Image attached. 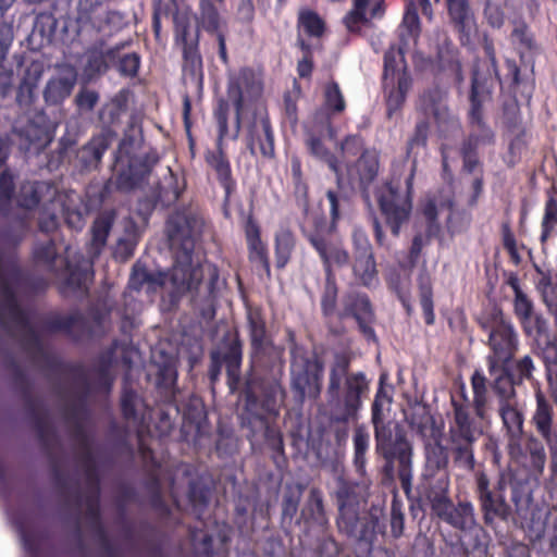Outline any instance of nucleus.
Here are the masks:
<instances>
[{"mask_svg": "<svg viewBox=\"0 0 557 557\" xmlns=\"http://www.w3.org/2000/svg\"><path fill=\"white\" fill-rule=\"evenodd\" d=\"M405 45L395 46L391 45L383 55V73H382V88L387 89L389 83L395 82V75L401 65L400 73L409 71L405 57Z\"/></svg>", "mask_w": 557, "mask_h": 557, "instance_id": "ea45409f", "label": "nucleus"}, {"mask_svg": "<svg viewBox=\"0 0 557 557\" xmlns=\"http://www.w3.org/2000/svg\"><path fill=\"white\" fill-rule=\"evenodd\" d=\"M115 219L116 211L114 209L103 210L95 218L91 225V239L96 247L101 248L106 246Z\"/></svg>", "mask_w": 557, "mask_h": 557, "instance_id": "5fc2aeb1", "label": "nucleus"}, {"mask_svg": "<svg viewBox=\"0 0 557 557\" xmlns=\"http://www.w3.org/2000/svg\"><path fill=\"white\" fill-rule=\"evenodd\" d=\"M448 453L446 448L436 443L425 449V468L423 473H436L447 471Z\"/></svg>", "mask_w": 557, "mask_h": 557, "instance_id": "338daca9", "label": "nucleus"}, {"mask_svg": "<svg viewBox=\"0 0 557 557\" xmlns=\"http://www.w3.org/2000/svg\"><path fill=\"white\" fill-rule=\"evenodd\" d=\"M159 160L153 149L140 154L113 157L112 172L116 176L117 190L128 194L139 188L149 180Z\"/></svg>", "mask_w": 557, "mask_h": 557, "instance_id": "9d476101", "label": "nucleus"}, {"mask_svg": "<svg viewBox=\"0 0 557 557\" xmlns=\"http://www.w3.org/2000/svg\"><path fill=\"white\" fill-rule=\"evenodd\" d=\"M412 85V77L409 71H405L404 73H399L397 77V84L389 83V87L387 89H383L385 98H386V113L387 116H393V114L399 111L407 98V94Z\"/></svg>", "mask_w": 557, "mask_h": 557, "instance_id": "c9c22d12", "label": "nucleus"}, {"mask_svg": "<svg viewBox=\"0 0 557 557\" xmlns=\"http://www.w3.org/2000/svg\"><path fill=\"white\" fill-rule=\"evenodd\" d=\"M535 399L536 407L532 416V423L547 447L550 446V444L553 447L557 446V435L554 429V406L541 393L535 395Z\"/></svg>", "mask_w": 557, "mask_h": 557, "instance_id": "cd10ccee", "label": "nucleus"}, {"mask_svg": "<svg viewBox=\"0 0 557 557\" xmlns=\"http://www.w3.org/2000/svg\"><path fill=\"white\" fill-rule=\"evenodd\" d=\"M196 30L200 36V32H205L210 36L224 33L226 21L222 17L219 8L213 1L199 0L198 11L195 14Z\"/></svg>", "mask_w": 557, "mask_h": 557, "instance_id": "c85d7f7f", "label": "nucleus"}, {"mask_svg": "<svg viewBox=\"0 0 557 557\" xmlns=\"http://www.w3.org/2000/svg\"><path fill=\"white\" fill-rule=\"evenodd\" d=\"M252 83L253 82H250V79L246 76L244 77V82L242 81V77H231L227 82L226 100L234 107V129H236L237 133H240L242 129V115L245 107V96L243 88L246 87L248 89Z\"/></svg>", "mask_w": 557, "mask_h": 557, "instance_id": "37998d69", "label": "nucleus"}, {"mask_svg": "<svg viewBox=\"0 0 557 557\" xmlns=\"http://www.w3.org/2000/svg\"><path fill=\"white\" fill-rule=\"evenodd\" d=\"M206 162L214 170L216 180L224 189L225 200H228L236 188V181L232 174L230 160L226 156H221V153L219 156L206 154Z\"/></svg>", "mask_w": 557, "mask_h": 557, "instance_id": "49530a36", "label": "nucleus"}, {"mask_svg": "<svg viewBox=\"0 0 557 557\" xmlns=\"http://www.w3.org/2000/svg\"><path fill=\"white\" fill-rule=\"evenodd\" d=\"M213 491V481L207 474H197L188 482L187 499L197 517L209 507Z\"/></svg>", "mask_w": 557, "mask_h": 557, "instance_id": "7c9ffc66", "label": "nucleus"}, {"mask_svg": "<svg viewBox=\"0 0 557 557\" xmlns=\"http://www.w3.org/2000/svg\"><path fill=\"white\" fill-rule=\"evenodd\" d=\"M244 232L248 248L249 261L259 265L268 276L271 274L270 261L268 256V248L261 239V228L251 213L248 214Z\"/></svg>", "mask_w": 557, "mask_h": 557, "instance_id": "bb28decb", "label": "nucleus"}, {"mask_svg": "<svg viewBox=\"0 0 557 557\" xmlns=\"http://www.w3.org/2000/svg\"><path fill=\"white\" fill-rule=\"evenodd\" d=\"M24 404L25 421L37 434L38 441L47 446L58 433L55 426L49 422V408L45 399L35 397L34 393L20 397Z\"/></svg>", "mask_w": 557, "mask_h": 557, "instance_id": "412c9836", "label": "nucleus"}, {"mask_svg": "<svg viewBox=\"0 0 557 557\" xmlns=\"http://www.w3.org/2000/svg\"><path fill=\"white\" fill-rule=\"evenodd\" d=\"M338 320L352 318L359 332L368 343L377 344L379 337L373 329L375 313L366 293L351 292L344 296L343 308L337 311Z\"/></svg>", "mask_w": 557, "mask_h": 557, "instance_id": "2eb2a0df", "label": "nucleus"}, {"mask_svg": "<svg viewBox=\"0 0 557 557\" xmlns=\"http://www.w3.org/2000/svg\"><path fill=\"white\" fill-rule=\"evenodd\" d=\"M324 362L313 352L301 357V362H292L290 389L296 404L302 405L307 398L317 399L322 391Z\"/></svg>", "mask_w": 557, "mask_h": 557, "instance_id": "9b49d317", "label": "nucleus"}, {"mask_svg": "<svg viewBox=\"0 0 557 557\" xmlns=\"http://www.w3.org/2000/svg\"><path fill=\"white\" fill-rule=\"evenodd\" d=\"M158 371L156 375L157 389L165 395L174 394L177 383L176 360L164 351L160 355V360L156 362Z\"/></svg>", "mask_w": 557, "mask_h": 557, "instance_id": "e433bc0d", "label": "nucleus"}, {"mask_svg": "<svg viewBox=\"0 0 557 557\" xmlns=\"http://www.w3.org/2000/svg\"><path fill=\"white\" fill-rule=\"evenodd\" d=\"M442 521L460 531H468L475 527L476 518L474 507L470 502H459L454 505L451 499L441 507L432 510Z\"/></svg>", "mask_w": 557, "mask_h": 557, "instance_id": "a878e982", "label": "nucleus"}, {"mask_svg": "<svg viewBox=\"0 0 557 557\" xmlns=\"http://www.w3.org/2000/svg\"><path fill=\"white\" fill-rule=\"evenodd\" d=\"M51 475L54 486L60 491L66 503H74L76 507H82L85 495L79 487L77 476L65 474L58 466L51 468Z\"/></svg>", "mask_w": 557, "mask_h": 557, "instance_id": "58836bf2", "label": "nucleus"}, {"mask_svg": "<svg viewBox=\"0 0 557 557\" xmlns=\"http://www.w3.org/2000/svg\"><path fill=\"white\" fill-rule=\"evenodd\" d=\"M354 465L357 472L363 473L366 471V454L369 449L370 435L363 426H358L355 430L354 436Z\"/></svg>", "mask_w": 557, "mask_h": 557, "instance_id": "774afa93", "label": "nucleus"}, {"mask_svg": "<svg viewBox=\"0 0 557 557\" xmlns=\"http://www.w3.org/2000/svg\"><path fill=\"white\" fill-rule=\"evenodd\" d=\"M324 136L314 132H305V145L308 153L327 164L334 174L342 172L337 157L323 144Z\"/></svg>", "mask_w": 557, "mask_h": 557, "instance_id": "79ce46f5", "label": "nucleus"}, {"mask_svg": "<svg viewBox=\"0 0 557 557\" xmlns=\"http://www.w3.org/2000/svg\"><path fill=\"white\" fill-rule=\"evenodd\" d=\"M423 493L431 509L434 510L442 505L446 504L450 498L449 491V476L448 471L436 473H423Z\"/></svg>", "mask_w": 557, "mask_h": 557, "instance_id": "c756f323", "label": "nucleus"}, {"mask_svg": "<svg viewBox=\"0 0 557 557\" xmlns=\"http://www.w3.org/2000/svg\"><path fill=\"white\" fill-rule=\"evenodd\" d=\"M492 383V391L497 396L498 406L517 401L516 386L520 385L513 377L507 364L498 363Z\"/></svg>", "mask_w": 557, "mask_h": 557, "instance_id": "72a5a7b5", "label": "nucleus"}, {"mask_svg": "<svg viewBox=\"0 0 557 557\" xmlns=\"http://www.w3.org/2000/svg\"><path fill=\"white\" fill-rule=\"evenodd\" d=\"M332 226V218L330 222L326 221L325 216L315 218L313 221V230L310 232L304 231V236L315 249L320 256L323 265H329L331 258L329 252L327 236H331L336 232L337 225Z\"/></svg>", "mask_w": 557, "mask_h": 557, "instance_id": "473e14b6", "label": "nucleus"}, {"mask_svg": "<svg viewBox=\"0 0 557 557\" xmlns=\"http://www.w3.org/2000/svg\"><path fill=\"white\" fill-rule=\"evenodd\" d=\"M304 486L286 483L281 499V527L287 535H297L301 543H311L312 536L330 529L323 493L311 487L300 508Z\"/></svg>", "mask_w": 557, "mask_h": 557, "instance_id": "39448f33", "label": "nucleus"}, {"mask_svg": "<svg viewBox=\"0 0 557 557\" xmlns=\"http://www.w3.org/2000/svg\"><path fill=\"white\" fill-rule=\"evenodd\" d=\"M124 44L114 46V66L113 69L122 77L134 78L138 75L141 58L137 52L123 53Z\"/></svg>", "mask_w": 557, "mask_h": 557, "instance_id": "603ef678", "label": "nucleus"}, {"mask_svg": "<svg viewBox=\"0 0 557 557\" xmlns=\"http://www.w3.org/2000/svg\"><path fill=\"white\" fill-rule=\"evenodd\" d=\"M335 497L338 507L337 528L341 533L355 539V556L376 557L373 553L374 542L379 535L386 534L383 508L372 505L361 513L359 486L343 479L337 482Z\"/></svg>", "mask_w": 557, "mask_h": 557, "instance_id": "7ed1b4c3", "label": "nucleus"}, {"mask_svg": "<svg viewBox=\"0 0 557 557\" xmlns=\"http://www.w3.org/2000/svg\"><path fill=\"white\" fill-rule=\"evenodd\" d=\"M447 15L450 25L458 34L461 46L472 42V36L476 32V21L469 0H445Z\"/></svg>", "mask_w": 557, "mask_h": 557, "instance_id": "4be33fe9", "label": "nucleus"}, {"mask_svg": "<svg viewBox=\"0 0 557 557\" xmlns=\"http://www.w3.org/2000/svg\"><path fill=\"white\" fill-rule=\"evenodd\" d=\"M4 302L0 306V314L8 312L11 319L27 330L33 324V312L21 308L17 299V289L27 293H41L46 289V281L42 276L24 271L16 261H9L2 269L0 276Z\"/></svg>", "mask_w": 557, "mask_h": 557, "instance_id": "423d86ee", "label": "nucleus"}, {"mask_svg": "<svg viewBox=\"0 0 557 557\" xmlns=\"http://www.w3.org/2000/svg\"><path fill=\"white\" fill-rule=\"evenodd\" d=\"M336 188L326 191V198L330 202V218H332V226L338 224L342 214L349 210L351 206V197L356 193L355 178L344 177L343 172L336 173Z\"/></svg>", "mask_w": 557, "mask_h": 557, "instance_id": "393cba45", "label": "nucleus"}, {"mask_svg": "<svg viewBox=\"0 0 557 557\" xmlns=\"http://www.w3.org/2000/svg\"><path fill=\"white\" fill-rule=\"evenodd\" d=\"M375 450L395 449L398 438L405 444H411L400 424L389 417V413L371 414Z\"/></svg>", "mask_w": 557, "mask_h": 557, "instance_id": "5701e85b", "label": "nucleus"}, {"mask_svg": "<svg viewBox=\"0 0 557 557\" xmlns=\"http://www.w3.org/2000/svg\"><path fill=\"white\" fill-rule=\"evenodd\" d=\"M41 331L49 334L63 333L76 341L91 337L95 333L92 322L78 309L67 315L48 314L41 323Z\"/></svg>", "mask_w": 557, "mask_h": 557, "instance_id": "a211bd4d", "label": "nucleus"}, {"mask_svg": "<svg viewBox=\"0 0 557 557\" xmlns=\"http://www.w3.org/2000/svg\"><path fill=\"white\" fill-rule=\"evenodd\" d=\"M4 367L12 371V386L20 397L34 393L35 379L24 369L10 352L7 354Z\"/></svg>", "mask_w": 557, "mask_h": 557, "instance_id": "a18cd8bd", "label": "nucleus"}, {"mask_svg": "<svg viewBox=\"0 0 557 557\" xmlns=\"http://www.w3.org/2000/svg\"><path fill=\"white\" fill-rule=\"evenodd\" d=\"M507 482L498 478L491 486L486 474L476 476V497L480 505L483 522L486 527L498 533L502 523H507L511 518V506L506 502Z\"/></svg>", "mask_w": 557, "mask_h": 557, "instance_id": "1a4fd4ad", "label": "nucleus"}, {"mask_svg": "<svg viewBox=\"0 0 557 557\" xmlns=\"http://www.w3.org/2000/svg\"><path fill=\"white\" fill-rule=\"evenodd\" d=\"M247 334L249 339V362L251 368L278 367L282 349L274 343L268 329L267 320L260 309H249L246 313Z\"/></svg>", "mask_w": 557, "mask_h": 557, "instance_id": "6e6552de", "label": "nucleus"}, {"mask_svg": "<svg viewBox=\"0 0 557 557\" xmlns=\"http://www.w3.org/2000/svg\"><path fill=\"white\" fill-rule=\"evenodd\" d=\"M325 270V282L321 295V313L324 319H332L337 315L338 286L332 273L331 262L323 265Z\"/></svg>", "mask_w": 557, "mask_h": 557, "instance_id": "de8ad7c7", "label": "nucleus"}, {"mask_svg": "<svg viewBox=\"0 0 557 557\" xmlns=\"http://www.w3.org/2000/svg\"><path fill=\"white\" fill-rule=\"evenodd\" d=\"M184 426L194 430L196 435H202L208 428V414L205 404L198 399H189L183 409Z\"/></svg>", "mask_w": 557, "mask_h": 557, "instance_id": "c03bdc74", "label": "nucleus"}, {"mask_svg": "<svg viewBox=\"0 0 557 557\" xmlns=\"http://www.w3.org/2000/svg\"><path fill=\"white\" fill-rule=\"evenodd\" d=\"M354 274L359 277L364 287L371 288L379 282L376 261L372 245L367 233L361 228H356L352 233Z\"/></svg>", "mask_w": 557, "mask_h": 557, "instance_id": "f3484780", "label": "nucleus"}, {"mask_svg": "<svg viewBox=\"0 0 557 557\" xmlns=\"http://www.w3.org/2000/svg\"><path fill=\"white\" fill-rule=\"evenodd\" d=\"M498 413L511 444H518L523 435L524 414L517 401L498 406Z\"/></svg>", "mask_w": 557, "mask_h": 557, "instance_id": "f704fd0d", "label": "nucleus"}, {"mask_svg": "<svg viewBox=\"0 0 557 557\" xmlns=\"http://www.w3.org/2000/svg\"><path fill=\"white\" fill-rule=\"evenodd\" d=\"M78 73L73 65L62 66L55 76L49 78L44 89V99L48 106L61 104L77 83Z\"/></svg>", "mask_w": 557, "mask_h": 557, "instance_id": "b1692460", "label": "nucleus"}, {"mask_svg": "<svg viewBox=\"0 0 557 557\" xmlns=\"http://www.w3.org/2000/svg\"><path fill=\"white\" fill-rule=\"evenodd\" d=\"M44 360L46 367L49 370L53 372L69 370L76 376V379L79 382L84 384L86 388V394L71 407V419L74 421L76 425L77 436L84 438L85 432L82 421L88 420L90 417V408L87 403V394L90 392V383L83 368L79 366L66 364L60 357L49 354H44Z\"/></svg>", "mask_w": 557, "mask_h": 557, "instance_id": "6ab92c4d", "label": "nucleus"}, {"mask_svg": "<svg viewBox=\"0 0 557 557\" xmlns=\"http://www.w3.org/2000/svg\"><path fill=\"white\" fill-rule=\"evenodd\" d=\"M471 386L473 392V410L475 416L482 420L486 421L488 419V414L486 411L487 404V388H486V377L482 371L475 370L471 376Z\"/></svg>", "mask_w": 557, "mask_h": 557, "instance_id": "4d7b16f0", "label": "nucleus"}, {"mask_svg": "<svg viewBox=\"0 0 557 557\" xmlns=\"http://www.w3.org/2000/svg\"><path fill=\"white\" fill-rule=\"evenodd\" d=\"M143 141L144 134L141 127H137L135 123L131 121L112 154L113 157L134 156L136 154L134 150L140 148Z\"/></svg>", "mask_w": 557, "mask_h": 557, "instance_id": "bf43d9fd", "label": "nucleus"}, {"mask_svg": "<svg viewBox=\"0 0 557 557\" xmlns=\"http://www.w3.org/2000/svg\"><path fill=\"white\" fill-rule=\"evenodd\" d=\"M494 318L498 319L497 330L491 331L487 344L493 356L487 358V367L491 375L496 373L498 363L508 364L518 349V336L512 323L505 317L502 308L494 307Z\"/></svg>", "mask_w": 557, "mask_h": 557, "instance_id": "4468645a", "label": "nucleus"}, {"mask_svg": "<svg viewBox=\"0 0 557 557\" xmlns=\"http://www.w3.org/2000/svg\"><path fill=\"white\" fill-rule=\"evenodd\" d=\"M413 172L406 178V190L401 191L393 182H385L375 190L379 210L394 237H399L401 227L409 222L412 213Z\"/></svg>", "mask_w": 557, "mask_h": 557, "instance_id": "0eeeda50", "label": "nucleus"}, {"mask_svg": "<svg viewBox=\"0 0 557 557\" xmlns=\"http://www.w3.org/2000/svg\"><path fill=\"white\" fill-rule=\"evenodd\" d=\"M199 44L200 39L198 32H195L193 35V42L181 49L183 57V71L189 74L193 78L199 77L201 79L203 76V63L199 50Z\"/></svg>", "mask_w": 557, "mask_h": 557, "instance_id": "8fccbe9b", "label": "nucleus"}, {"mask_svg": "<svg viewBox=\"0 0 557 557\" xmlns=\"http://www.w3.org/2000/svg\"><path fill=\"white\" fill-rule=\"evenodd\" d=\"M393 392V385L387 384V374L381 373L379 376L377 388L371 404V414L391 412Z\"/></svg>", "mask_w": 557, "mask_h": 557, "instance_id": "052dcab7", "label": "nucleus"}, {"mask_svg": "<svg viewBox=\"0 0 557 557\" xmlns=\"http://www.w3.org/2000/svg\"><path fill=\"white\" fill-rule=\"evenodd\" d=\"M358 180H355L363 198L369 200V189L379 174V154L375 150L364 149L356 161Z\"/></svg>", "mask_w": 557, "mask_h": 557, "instance_id": "2f4dec72", "label": "nucleus"}, {"mask_svg": "<svg viewBox=\"0 0 557 557\" xmlns=\"http://www.w3.org/2000/svg\"><path fill=\"white\" fill-rule=\"evenodd\" d=\"M351 358L336 352L330 368L325 392L330 420L347 424L357 422L363 408V396L369 392L370 381L363 371L350 372Z\"/></svg>", "mask_w": 557, "mask_h": 557, "instance_id": "20e7f679", "label": "nucleus"}, {"mask_svg": "<svg viewBox=\"0 0 557 557\" xmlns=\"http://www.w3.org/2000/svg\"><path fill=\"white\" fill-rule=\"evenodd\" d=\"M12 523L21 537L24 550L34 557L38 556L40 553V541L35 532L27 530L24 515H15L12 518Z\"/></svg>", "mask_w": 557, "mask_h": 557, "instance_id": "0e129e2a", "label": "nucleus"}, {"mask_svg": "<svg viewBox=\"0 0 557 557\" xmlns=\"http://www.w3.org/2000/svg\"><path fill=\"white\" fill-rule=\"evenodd\" d=\"M114 66V46L107 49L94 47L87 52L85 74L88 79L104 75Z\"/></svg>", "mask_w": 557, "mask_h": 557, "instance_id": "4c0bfd02", "label": "nucleus"}, {"mask_svg": "<svg viewBox=\"0 0 557 557\" xmlns=\"http://www.w3.org/2000/svg\"><path fill=\"white\" fill-rule=\"evenodd\" d=\"M468 542L465 543L466 550L475 557H487L490 550V535L478 523L468 530Z\"/></svg>", "mask_w": 557, "mask_h": 557, "instance_id": "69168bd1", "label": "nucleus"}, {"mask_svg": "<svg viewBox=\"0 0 557 557\" xmlns=\"http://www.w3.org/2000/svg\"><path fill=\"white\" fill-rule=\"evenodd\" d=\"M430 135V123L426 119L419 120L416 125L412 135L409 137L406 145V157L412 161V170L414 173L417 157L420 149L428 147V140Z\"/></svg>", "mask_w": 557, "mask_h": 557, "instance_id": "3c124183", "label": "nucleus"}, {"mask_svg": "<svg viewBox=\"0 0 557 557\" xmlns=\"http://www.w3.org/2000/svg\"><path fill=\"white\" fill-rule=\"evenodd\" d=\"M468 127V134L461 140L458 153L462 161V172L473 175L478 169L484 166L480 149L495 146L496 132L487 121L469 123Z\"/></svg>", "mask_w": 557, "mask_h": 557, "instance_id": "f8f14e48", "label": "nucleus"}, {"mask_svg": "<svg viewBox=\"0 0 557 557\" xmlns=\"http://www.w3.org/2000/svg\"><path fill=\"white\" fill-rule=\"evenodd\" d=\"M144 404V399L137 391L127 383H124L120 395L121 416L126 421L136 422L140 419L138 408Z\"/></svg>", "mask_w": 557, "mask_h": 557, "instance_id": "864d4df0", "label": "nucleus"}, {"mask_svg": "<svg viewBox=\"0 0 557 557\" xmlns=\"http://www.w3.org/2000/svg\"><path fill=\"white\" fill-rule=\"evenodd\" d=\"M15 189V176L7 168L0 173V214L2 216H8L11 213Z\"/></svg>", "mask_w": 557, "mask_h": 557, "instance_id": "680f3d73", "label": "nucleus"}, {"mask_svg": "<svg viewBox=\"0 0 557 557\" xmlns=\"http://www.w3.org/2000/svg\"><path fill=\"white\" fill-rule=\"evenodd\" d=\"M244 343L238 332H226L209 351L207 376L214 387L225 368L230 394L242 403L240 426L253 450L267 447L275 463L285 460L283 433L275 421L280 417L285 389L281 376L283 363L275 368H251L243 374Z\"/></svg>", "mask_w": 557, "mask_h": 557, "instance_id": "f257e3e1", "label": "nucleus"}, {"mask_svg": "<svg viewBox=\"0 0 557 557\" xmlns=\"http://www.w3.org/2000/svg\"><path fill=\"white\" fill-rule=\"evenodd\" d=\"M295 248V238L289 230H283L275 235V265L283 269L288 263Z\"/></svg>", "mask_w": 557, "mask_h": 557, "instance_id": "e2e57ef3", "label": "nucleus"}, {"mask_svg": "<svg viewBox=\"0 0 557 557\" xmlns=\"http://www.w3.org/2000/svg\"><path fill=\"white\" fill-rule=\"evenodd\" d=\"M81 34L78 18L67 14L55 16L50 12L38 13L34 21L32 35L40 37V46L70 44Z\"/></svg>", "mask_w": 557, "mask_h": 557, "instance_id": "ddd939ff", "label": "nucleus"}, {"mask_svg": "<svg viewBox=\"0 0 557 557\" xmlns=\"http://www.w3.org/2000/svg\"><path fill=\"white\" fill-rule=\"evenodd\" d=\"M376 453L383 457L385 461L382 467V472L388 479L394 476L395 461L398 462L400 486L406 496H409L412 492V444H405L399 437L395 449L377 450Z\"/></svg>", "mask_w": 557, "mask_h": 557, "instance_id": "dca6fc26", "label": "nucleus"}, {"mask_svg": "<svg viewBox=\"0 0 557 557\" xmlns=\"http://www.w3.org/2000/svg\"><path fill=\"white\" fill-rule=\"evenodd\" d=\"M112 144V133L109 131L94 133L87 143L75 149L74 168L81 174L98 171Z\"/></svg>", "mask_w": 557, "mask_h": 557, "instance_id": "aec40b11", "label": "nucleus"}, {"mask_svg": "<svg viewBox=\"0 0 557 557\" xmlns=\"http://www.w3.org/2000/svg\"><path fill=\"white\" fill-rule=\"evenodd\" d=\"M228 101L223 97L219 98L216 101V106L213 110V117L218 126L215 150L208 151L207 154L219 156L221 153V156H226L223 141L228 136Z\"/></svg>", "mask_w": 557, "mask_h": 557, "instance_id": "09e8293b", "label": "nucleus"}, {"mask_svg": "<svg viewBox=\"0 0 557 557\" xmlns=\"http://www.w3.org/2000/svg\"><path fill=\"white\" fill-rule=\"evenodd\" d=\"M193 214L176 212L165 223L166 235L172 242H180L174 263L168 271H147V285L151 290L170 284L172 302L178 301L185 294L197 292L201 285L202 273L194 265L195 225Z\"/></svg>", "mask_w": 557, "mask_h": 557, "instance_id": "f03ea898", "label": "nucleus"}, {"mask_svg": "<svg viewBox=\"0 0 557 557\" xmlns=\"http://www.w3.org/2000/svg\"><path fill=\"white\" fill-rule=\"evenodd\" d=\"M446 92L440 87H433L424 91L421 97L422 107L425 113L431 114L435 121L443 120L447 112Z\"/></svg>", "mask_w": 557, "mask_h": 557, "instance_id": "13d9d810", "label": "nucleus"}, {"mask_svg": "<svg viewBox=\"0 0 557 557\" xmlns=\"http://www.w3.org/2000/svg\"><path fill=\"white\" fill-rule=\"evenodd\" d=\"M417 282L424 322L426 325H433L435 322V313L431 277L428 273H420Z\"/></svg>", "mask_w": 557, "mask_h": 557, "instance_id": "6e6d98bb", "label": "nucleus"}, {"mask_svg": "<svg viewBox=\"0 0 557 557\" xmlns=\"http://www.w3.org/2000/svg\"><path fill=\"white\" fill-rule=\"evenodd\" d=\"M86 505V517L88 524L94 533L96 540L104 539L109 535L107 527L102 520V513L100 508V486L97 483L95 491L84 496V503Z\"/></svg>", "mask_w": 557, "mask_h": 557, "instance_id": "a19ab883", "label": "nucleus"}]
</instances>
